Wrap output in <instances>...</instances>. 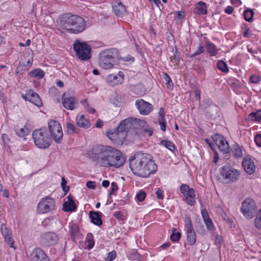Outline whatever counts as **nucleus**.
<instances>
[{"instance_id":"nucleus-1","label":"nucleus","mask_w":261,"mask_h":261,"mask_svg":"<svg viewBox=\"0 0 261 261\" xmlns=\"http://www.w3.org/2000/svg\"><path fill=\"white\" fill-rule=\"evenodd\" d=\"M92 159L101 167L119 168L125 163V158L121 151L109 146L97 145L89 154Z\"/></svg>"},{"instance_id":"nucleus-2","label":"nucleus","mask_w":261,"mask_h":261,"mask_svg":"<svg viewBox=\"0 0 261 261\" xmlns=\"http://www.w3.org/2000/svg\"><path fill=\"white\" fill-rule=\"evenodd\" d=\"M129 167L136 175L146 178L157 171L158 166L149 153L137 151L129 158Z\"/></svg>"},{"instance_id":"nucleus-3","label":"nucleus","mask_w":261,"mask_h":261,"mask_svg":"<svg viewBox=\"0 0 261 261\" xmlns=\"http://www.w3.org/2000/svg\"><path fill=\"white\" fill-rule=\"evenodd\" d=\"M58 25L68 33L75 34L83 32L86 26V21L83 17L71 13L61 16L59 18Z\"/></svg>"},{"instance_id":"nucleus-4","label":"nucleus","mask_w":261,"mask_h":261,"mask_svg":"<svg viewBox=\"0 0 261 261\" xmlns=\"http://www.w3.org/2000/svg\"><path fill=\"white\" fill-rule=\"evenodd\" d=\"M120 58V54L117 49L113 48L103 50L99 54V64L103 69H110Z\"/></svg>"},{"instance_id":"nucleus-5","label":"nucleus","mask_w":261,"mask_h":261,"mask_svg":"<svg viewBox=\"0 0 261 261\" xmlns=\"http://www.w3.org/2000/svg\"><path fill=\"white\" fill-rule=\"evenodd\" d=\"M220 173L226 183H233L239 180L240 171L230 165L227 164L220 168Z\"/></svg>"},{"instance_id":"nucleus-6","label":"nucleus","mask_w":261,"mask_h":261,"mask_svg":"<svg viewBox=\"0 0 261 261\" xmlns=\"http://www.w3.org/2000/svg\"><path fill=\"white\" fill-rule=\"evenodd\" d=\"M35 145L40 148H47L50 145V138L46 133L45 128L36 129L33 133Z\"/></svg>"},{"instance_id":"nucleus-7","label":"nucleus","mask_w":261,"mask_h":261,"mask_svg":"<svg viewBox=\"0 0 261 261\" xmlns=\"http://www.w3.org/2000/svg\"><path fill=\"white\" fill-rule=\"evenodd\" d=\"M73 49L76 57L81 60L86 61L91 58L90 46L85 42L76 40L73 43Z\"/></svg>"},{"instance_id":"nucleus-8","label":"nucleus","mask_w":261,"mask_h":261,"mask_svg":"<svg viewBox=\"0 0 261 261\" xmlns=\"http://www.w3.org/2000/svg\"><path fill=\"white\" fill-rule=\"evenodd\" d=\"M49 132L51 137L57 143H60L63 133L62 127L58 121L50 120L48 123Z\"/></svg>"},{"instance_id":"nucleus-9","label":"nucleus","mask_w":261,"mask_h":261,"mask_svg":"<svg viewBox=\"0 0 261 261\" xmlns=\"http://www.w3.org/2000/svg\"><path fill=\"white\" fill-rule=\"evenodd\" d=\"M241 211L243 215L248 219L253 218L256 212V207L254 200L251 198H247L243 202Z\"/></svg>"},{"instance_id":"nucleus-10","label":"nucleus","mask_w":261,"mask_h":261,"mask_svg":"<svg viewBox=\"0 0 261 261\" xmlns=\"http://www.w3.org/2000/svg\"><path fill=\"white\" fill-rule=\"evenodd\" d=\"M180 191L183 195V200L190 206H193L196 203V195L194 189L187 184H181Z\"/></svg>"},{"instance_id":"nucleus-11","label":"nucleus","mask_w":261,"mask_h":261,"mask_svg":"<svg viewBox=\"0 0 261 261\" xmlns=\"http://www.w3.org/2000/svg\"><path fill=\"white\" fill-rule=\"evenodd\" d=\"M55 206L54 199L48 196L40 200L37 206L38 212L39 214H45L54 210Z\"/></svg>"},{"instance_id":"nucleus-12","label":"nucleus","mask_w":261,"mask_h":261,"mask_svg":"<svg viewBox=\"0 0 261 261\" xmlns=\"http://www.w3.org/2000/svg\"><path fill=\"white\" fill-rule=\"evenodd\" d=\"M21 97L25 101H29L38 107L42 106L43 103L38 94L32 89L26 91L25 94H22Z\"/></svg>"},{"instance_id":"nucleus-13","label":"nucleus","mask_w":261,"mask_h":261,"mask_svg":"<svg viewBox=\"0 0 261 261\" xmlns=\"http://www.w3.org/2000/svg\"><path fill=\"white\" fill-rule=\"evenodd\" d=\"M137 120L136 118H127L122 120L116 128V130L121 134H123L126 137L129 129L132 127L134 122Z\"/></svg>"},{"instance_id":"nucleus-14","label":"nucleus","mask_w":261,"mask_h":261,"mask_svg":"<svg viewBox=\"0 0 261 261\" xmlns=\"http://www.w3.org/2000/svg\"><path fill=\"white\" fill-rule=\"evenodd\" d=\"M135 105L139 113L143 115L149 114L153 110V106L145 101L142 99H139L136 101Z\"/></svg>"},{"instance_id":"nucleus-15","label":"nucleus","mask_w":261,"mask_h":261,"mask_svg":"<svg viewBox=\"0 0 261 261\" xmlns=\"http://www.w3.org/2000/svg\"><path fill=\"white\" fill-rule=\"evenodd\" d=\"M212 139L221 152L224 154L228 153L229 147L228 142L224 137L217 134L212 136Z\"/></svg>"},{"instance_id":"nucleus-16","label":"nucleus","mask_w":261,"mask_h":261,"mask_svg":"<svg viewBox=\"0 0 261 261\" xmlns=\"http://www.w3.org/2000/svg\"><path fill=\"white\" fill-rule=\"evenodd\" d=\"M58 241L57 235L51 232L43 234L40 238V242L43 245L47 247L56 245Z\"/></svg>"},{"instance_id":"nucleus-17","label":"nucleus","mask_w":261,"mask_h":261,"mask_svg":"<svg viewBox=\"0 0 261 261\" xmlns=\"http://www.w3.org/2000/svg\"><path fill=\"white\" fill-rule=\"evenodd\" d=\"M30 261H49V259L42 249L37 247L30 254Z\"/></svg>"},{"instance_id":"nucleus-18","label":"nucleus","mask_w":261,"mask_h":261,"mask_svg":"<svg viewBox=\"0 0 261 261\" xmlns=\"http://www.w3.org/2000/svg\"><path fill=\"white\" fill-rule=\"evenodd\" d=\"M106 136L116 144H122L126 138V137L123 134L119 133L116 129L114 132L111 130L107 132Z\"/></svg>"},{"instance_id":"nucleus-19","label":"nucleus","mask_w":261,"mask_h":261,"mask_svg":"<svg viewBox=\"0 0 261 261\" xmlns=\"http://www.w3.org/2000/svg\"><path fill=\"white\" fill-rule=\"evenodd\" d=\"M1 231L3 236L4 237L5 242L10 247L14 248V240L12 238V231L3 223L1 225Z\"/></svg>"},{"instance_id":"nucleus-20","label":"nucleus","mask_w":261,"mask_h":261,"mask_svg":"<svg viewBox=\"0 0 261 261\" xmlns=\"http://www.w3.org/2000/svg\"><path fill=\"white\" fill-rule=\"evenodd\" d=\"M204 113L207 117L212 119L216 118L218 116L219 108L214 103H211L209 106L204 107Z\"/></svg>"},{"instance_id":"nucleus-21","label":"nucleus","mask_w":261,"mask_h":261,"mask_svg":"<svg viewBox=\"0 0 261 261\" xmlns=\"http://www.w3.org/2000/svg\"><path fill=\"white\" fill-rule=\"evenodd\" d=\"M112 6L114 13L117 16H122L126 12L125 6L119 0L112 2Z\"/></svg>"},{"instance_id":"nucleus-22","label":"nucleus","mask_w":261,"mask_h":261,"mask_svg":"<svg viewBox=\"0 0 261 261\" xmlns=\"http://www.w3.org/2000/svg\"><path fill=\"white\" fill-rule=\"evenodd\" d=\"M62 104L66 109L73 110L75 109V105L77 103L74 97H66V94L64 93L62 98Z\"/></svg>"},{"instance_id":"nucleus-23","label":"nucleus","mask_w":261,"mask_h":261,"mask_svg":"<svg viewBox=\"0 0 261 261\" xmlns=\"http://www.w3.org/2000/svg\"><path fill=\"white\" fill-rule=\"evenodd\" d=\"M242 166L245 171L249 174H252L255 169V166L254 162L250 158H247L243 160Z\"/></svg>"},{"instance_id":"nucleus-24","label":"nucleus","mask_w":261,"mask_h":261,"mask_svg":"<svg viewBox=\"0 0 261 261\" xmlns=\"http://www.w3.org/2000/svg\"><path fill=\"white\" fill-rule=\"evenodd\" d=\"M67 201L64 202L63 204V211L64 212H74L76 210V206L75 204L71 195H68L67 197Z\"/></svg>"},{"instance_id":"nucleus-25","label":"nucleus","mask_w":261,"mask_h":261,"mask_svg":"<svg viewBox=\"0 0 261 261\" xmlns=\"http://www.w3.org/2000/svg\"><path fill=\"white\" fill-rule=\"evenodd\" d=\"M89 216L92 223L98 226L102 225V214L100 212L90 211Z\"/></svg>"},{"instance_id":"nucleus-26","label":"nucleus","mask_w":261,"mask_h":261,"mask_svg":"<svg viewBox=\"0 0 261 261\" xmlns=\"http://www.w3.org/2000/svg\"><path fill=\"white\" fill-rule=\"evenodd\" d=\"M207 5L205 3L202 1L198 2L194 9V13L198 15H203L207 14Z\"/></svg>"},{"instance_id":"nucleus-27","label":"nucleus","mask_w":261,"mask_h":261,"mask_svg":"<svg viewBox=\"0 0 261 261\" xmlns=\"http://www.w3.org/2000/svg\"><path fill=\"white\" fill-rule=\"evenodd\" d=\"M124 74L122 71H119L117 74H111L107 77L109 82H113L115 84H119L123 81Z\"/></svg>"},{"instance_id":"nucleus-28","label":"nucleus","mask_w":261,"mask_h":261,"mask_svg":"<svg viewBox=\"0 0 261 261\" xmlns=\"http://www.w3.org/2000/svg\"><path fill=\"white\" fill-rule=\"evenodd\" d=\"M77 125L84 128H88L90 126V123L86 120L84 115H78L76 118Z\"/></svg>"},{"instance_id":"nucleus-29","label":"nucleus","mask_w":261,"mask_h":261,"mask_svg":"<svg viewBox=\"0 0 261 261\" xmlns=\"http://www.w3.org/2000/svg\"><path fill=\"white\" fill-rule=\"evenodd\" d=\"M70 233L73 240L79 239L81 234L80 232L79 226L77 224H72L70 228Z\"/></svg>"},{"instance_id":"nucleus-30","label":"nucleus","mask_w":261,"mask_h":261,"mask_svg":"<svg viewBox=\"0 0 261 261\" xmlns=\"http://www.w3.org/2000/svg\"><path fill=\"white\" fill-rule=\"evenodd\" d=\"M205 48L207 52L211 56H216L218 54L219 49L212 42H208L205 44Z\"/></svg>"},{"instance_id":"nucleus-31","label":"nucleus","mask_w":261,"mask_h":261,"mask_svg":"<svg viewBox=\"0 0 261 261\" xmlns=\"http://www.w3.org/2000/svg\"><path fill=\"white\" fill-rule=\"evenodd\" d=\"M186 232L187 241L190 245H193L196 241V236L194 229L186 230Z\"/></svg>"},{"instance_id":"nucleus-32","label":"nucleus","mask_w":261,"mask_h":261,"mask_svg":"<svg viewBox=\"0 0 261 261\" xmlns=\"http://www.w3.org/2000/svg\"><path fill=\"white\" fill-rule=\"evenodd\" d=\"M29 74L31 77H35L38 80L42 79L45 75L44 71L40 68L32 70Z\"/></svg>"},{"instance_id":"nucleus-33","label":"nucleus","mask_w":261,"mask_h":261,"mask_svg":"<svg viewBox=\"0 0 261 261\" xmlns=\"http://www.w3.org/2000/svg\"><path fill=\"white\" fill-rule=\"evenodd\" d=\"M30 132L31 130L27 127L26 125L23 127L19 128L17 127L15 128L16 134L20 137H23L27 136L30 134Z\"/></svg>"},{"instance_id":"nucleus-34","label":"nucleus","mask_w":261,"mask_h":261,"mask_svg":"<svg viewBox=\"0 0 261 261\" xmlns=\"http://www.w3.org/2000/svg\"><path fill=\"white\" fill-rule=\"evenodd\" d=\"M261 110L257 112H253L248 116V119L251 121L261 122Z\"/></svg>"},{"instance_id":"nucleus-35","label":"nucleus","mask_w":261,"mask_h":261,"mask_svg":"<svg viewBox=\"0 0 261 261\" xmlns=\"http://www.w3.org/2000/svg\"><path fill=\"white\" fill-rule=\"evenodd\" d=\"M231 151L233 155L237 158H239L242 156V151L240 147L238 144H234L232 146Z\"/></svg>"},{"instance_id":"nucleus-36","label":"nucleus","mask_w":261,"mask_h":261,"mask_svg":"<svg viewBox=\"0 0 261 261\" xmlns=\"http://www.w3.org/2000/svg\"><path fill=\"white\" fill-rule=\"evenodd\" d=\"M217 67L218 69L224 73H228L229 68L227 64L222 60H219L217 64Z\"/></svg>"},{"instance_id":"nucleus-37","label":"nucleus","mask_w":261,"mask_h":261,"mask_svg":"<svg viewBox=\"0 0 261 261\" xmlns=\"http://www.w3.org/2000/svg\"><path fill=\"white\" fill-rule=\"evenodd\" d=\"M86 242L88 243L87 247L88 250L91 249L94 246V241L92 233L87 234L86 238Z\"/></svg>"},{"instance_id":"nucleus-38","label":"nucleus","mask_w":261,"mask_h":261,"mask_svg":"<svg viewBox=\"0 0 261 261\" xmlns=\"http://www.w3.org/2000/svg\"><path fill=\"white\" fill-rule=\"evenodd\" d=\"M254 12L250 9H247L244 12V17L246 21L251 22L253 20V16Z\"/></svg>"},{"instance_id":"nucleus-39","label":"nucleus","mask_w":261,"mask_h":261,"mask_svg":"<svg viewBox=\"0 0 261 261\" xmlns=\"http://www.w3.org/2000/svg\"><path fill=\"white\" fill-rule=\"evenodd\" d=\"M161 144L164 146L171 151H173L175 149V146L171 141L168 140H162L161 142Z\"/></svg>"},{"instance_id":"nucleus-40","label":"nucleus","mask_w":261,"mask_h":261,"mask_svg":"<svg viewBox=\"0 0 261 261\" xmlns=\"http://www.w3.org/2000/svg\"><path fill=\"white\" fill-rule=\"evenodd\" d=\"M164 79L166 82L167 88L172 90L173 88V84L170 77L167 73H165L164 74Z\"/></svg>"},{"instance_id":"nucleus-41","label":"nucleus","mask_w":261,"mask_h":261,"mask_svg":"<svg viewBox=\"0 0 261 261\" xmlns=\"http://www.w3.org/2000/svg\"><path fill=\"white\" fill-rule=\"evenodd\" d=\"M185 222L186 230L194 229L193 225H192V222L191 219L189 216H188V215L186 216L185 219Z\"/></svg>"},{"instance_id":"nucleus-42","label":"nucleus","mask_w":261,"mask_h":261,"mask_svg":"<svg viewBox=\"0 0 261 261\" xmlns=\"http://www.w3.org/2000/svg\"><path fill=\"white\" fill-rule=\"evenodd\" d=\"M67 131L70 134L78 133L79 129L71 123H67Z\"/></svg>"},{"instance_id":"nucleus-43","label":"nucleus","mask_w":261,"mask_h":261,"mask_svg":"<svg viewBox=\"0 0 261 261\" xmlns=\"http://www.w3.org/2000/svg\"><path fill=\"white\" fill-rule=\"evenodd\" d=\"M255 227L258 228H261V209L259 211L254 220Z\"/></svg>"},{"instance_id":"nucleus-44","label":"nucleus","mask_w":261,"mask_h":261,"mask_svg":"<svg viewBox=\"0 0 261 261\" xmlns=\"http://www.w3.org/2000/svg\"><path fill=\"white\" fill-rule=\"evenodd\" d=\"M158 122L160 125L161 129L164 132L166 131V124L165 117H158Z\"/></svg>"},{"instance_id":"nucleus-45","label":"nucleus","mask_w":261,"mask_h":261,"mask_svg":"<svg viewBox=\"0 0 261 261\" xmlns=\"http://www.w3.org/2000/svg\"><path fill=\"white\" fill-rule=\"evenodd\" d=\"M179 55V53L176 49L174 54L170 57L171 61L173 63L177 64L180 60Z\"/></svg>"},{"instance_id":"nucleus-46","label":"nucleus","mask_w":261,"mask_h":261,"mask_svg":"<svg viewBox=\"0 0 261 261\" xmlns=\"http://www.w3.org/2000/svg\"><path fill=\"white\" fill-rule=\"evenodd\" d=\"M181 233L179 232H173L170 236V240L174 242H177L180 239Z\"/></svg>"},{"instance_id":"nucleus-47","label":"nucleus","mask_w":261,"mask_h":261,"mask_svg":"<svg viewBox=\"0 0 261 261\" xmlns=\"http://www.w3.org/2000/svg\"><path fill=\"white\" fill-rule=\"evenodd\" d=\"M260 80H261L260 76L258 75H256V74L252 75L250 77V81L252 83H254V84H258L260 82Z\"/></svg>"},{"instance_id":"nucleus-48","label":"nucleus","mask_w":261,"mask_h":261,"mask_svg":"<svg viewBox=\"0 0 261 261\" xmlns=\"http://www.w3.org/2000/svg\"><path fill=\"white\" fill-rule=\"evenodd\" d=\"M146 193L142 191H140L136 195V198L139 201H143L146 197Z\"/></svg>"},{"instance_id":"nucleus-49","label":"nucleus","mask_w":261,"mask_h":261,"mask_svg":"<svg viewBox=\"0 0 261 261\" xmlns=\"http://www.w3.org/2000/svg\"><path fill=\"white\" fill-rule=\"evenodd\" d=\"M116 256V253L115 251H111L108 253L107 257L105 258L106 261H112Z\"/></svg>"},{"instance_id":"nucleus-50","label":"nucleus","mask_w":261,"mask_h":261,"mask_svg":"<svg viewBox=\"0 0 261 261\" xmlns=\"http://www.w3.org/2000/svg\"><path fill=\"white\" fill-rule=\"evenodd\" d=\"M204 51V47L202 45H200L198 47V49L193 54L190 55V58H193L196 57L197 55H199L202 53H203Z\"/></svg>"},{"instance_id":"nucleus-51","label":"nucleus","mask_w":261,"mask_h":261,"mask_svg":"<svg viewBox=\"0 0 261 261\" xmlns=\"http://www.w3.org/2000/svg\"><path fill=\"white\" fill-rule=\"evenodd\" d=\"M113 216L119 220H124V215L120 211H117L113 214Z\"/></svg>"},{"instance_id":"nucleus-52","label":"nucleus","mask_w":261,"mask_h":261,"mask_svg":"<svg viewBox=\"0 0 261 261\" xmlns=\"http://www.w3.org/2000/svg\"><path fill=\"white\" fill-rule=\"evenodd\" d=\"M247 50L251 53L254 57H256V55L258 54V51H260V49H254L252 47H249V46H247Z\"/></svg>"},{"instance_id":"nucleus-53","label":"nucleus","mask_w":261,"mask_h":261,"mask_svg":"<svg viewBox=\"0 0 261 261\" xmlns=\"http://www.w3.org/2000/svg\"><path fill=\"white\" fill-rule=\"evenodd\" d=\"M201 213L204 221H206V220L210 219L208 214L205 209H202Z\"/></svg>"},{"instance_id":"nucleus-54","label":"nucleus","mask_w":261,"mask_h":261,"mask_svg":"<svg viewBox=\"0 0 261 261\" xmlns=\"http://www.w3.org/2000/svg\"><path fill=\"white\" fill-rule=\"evenodd\" d=\"M254 141L257 146L261 147V134H257L255 136Z\"/></svg>"},{"instance_id":"nucleus-55","label":"nucleus","mask_w":261,"mask_h":261,"mask_svg":"<svg viewBox=\"0 0 261 261\" xmlns=\"http://www.w3.org/2000/svg\"><path fill=\"white\" fill-rule=\"evenodd\" d=\"M222 237L218 235V234H217L215 236V244L219 246V247H220L221 245V242H222Z\"/></svg>"},{"instance_id":"nucleus-56","label":"nucleus","mask_w":261,"mask_h":261,"mask_svg":"<svg viewBox=\"0 0 261 261\" xmlns=\"http://www.w3.org/2000/svg\"><path fill=\"white\" fill-rule=\"evenodd\" d=\"M204 223L206 226L208 230H212L213 229L214 225H213V222L211 219L209 220H206V221H204Z\"/></svg>"},{"instance_id":"nucleus-57","label":"nucleus","mask_w":261,"mask_h":261,"mask_svg":"<svg viewBox=\"0 0 261 261\" xmlns=\"http://www.w3.org/2000/svg\"><path fill=\"white\" fill-rule=\"evenodd\" d=\"M176 17L179 19H182L185 17V12L182 11H178L175 13Z\"/></svg>"},{"instance_id":"nucleus-58","label":"nucleus","mask_w":261,"mask_h":261,"mask_svg":"<svg viewBox=\"0 0 261 261\" xmlns=\"http://www.w3.org/2000/svg\"><path fill=\"white\" fill-rule=\"evenodd\" d=\"M87 187L91 189H95L96 188V183L94 181H88L86 183Z\"/></svg>"},{"instance_id":"nucleus-59","label":"nucleus","mask_w":261,"mask_h":261,"mask_svg":"<svg viewBox=\"0 0 261 261\" xmlns=\"http://www.w3.org/2000/svg\"><path fill=\"white\" fill-rule=\"evenodd\" d=\"M155 194L158 199H162L164 197V192L160 189H158Z\"/></svg>"},{"instance_id":"nucleus-60","label":"nucleus","mask_w":261,"mask_h":261,"mask_svg":"<svg viewBox=\"0 0 261 261\" xmlns=\"http://www.w3.org/2000/svg\"><path fill=\"white\" fill-rule=\"evenodd\" d=\"M194 94H195V98L197 100L200 101V99H201V96H200L201 91H200V90L197 88L195 89L194 90Z\"/></svg>"},{"instance_id":"nucleus-61","label":"nucleus","mask_w":261,"mask_h":261,"mask_svg":"<svg viewBox=\"0 0 261 261\" xmlns=\"http://www.w3.org/2000/svg\"><path fill=\"white\" fill-rule=\"evenodd\" d=\"M118 189L117 184L115 182H113L111 184V188L110 194H112L113 192L117 191Z\"/></svg>"},{"instance_id":"nucleus-62","label":"nucleus","mask_w":261,"mask_h":261,"mask_svg":"<svg viewBox=\"0 0 261 261\" xmlns=\"http://www.w3.org/2000/svg\"><path fill=\"white\" fill-rule=\"evenodd\" d=\"M213 103L212 102V101L210 99H204L202 101V105H201V107L203 108V109H204V106H209V105H210V103Z\"/></svg>"},{"instance_id":"nucleus-63","label":"nucleus","mask_w":261,"mask_h":261,"mask_svg":"<svg viewBox=\"0 0 261 261\" xmlns=\"http://www.w3.org/2000/svg\"><path fill=\"white\" fill-rule=\"evenodd\" d=\"M85 109L88 112L92 114H94L96 111L94 109L91 108L88 103H87L86 105L85 106Z\"/></svg>"},{"instance_id":"nucleus-64","label":"nucleus","mask_w":261,"mask_h":261,"mask_svg":"<svg viewBox=\"0 0 261 261\" xmlns=\"http://www.w3.org/2000/svg\"><path fill=\"white\" fill-rule=\"evenodd\" d=\"M233 7L230 6H228L226 7L224 12H225V13H226L228 14H230L233 12Z\"/></svg>"}]
</instances>
